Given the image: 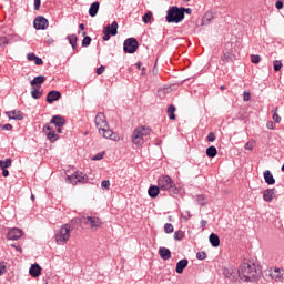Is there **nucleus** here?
<instances>
[{
    "label": "nucleus",
    "instance_id": "obj_1",
    "mask_svg": "<svg viewBox=\"0 0 284 284\" xmlns=\"http://www.w3.org/2000/svg\"><path fill=\"white\" fill-rule=\"evenodd\" d=\"M237 275L241 281H246L247 283H253V281H257L258 271L256 270V264L244 262L241 264L237 270Z\"/></svg>",
    "mask_w": 284,
    "mask_h": 284
},
{
    "label": "nucleus",
    "instance_id": "obj_2",
    "mask_svg": "<svg viewBox=\"0 0 284 284\" xmlns=\"http://www.w3.org/2000/svg\"><path fill=\"white\" fill-rule=\"evenodd\" d=\"M158 186L161 192H169L170 196H175L179 194V187H176V183L170 178V175H162L158 179Z\"/></svg>",
    "mask_w": 284,
    "mask_h": 284
},
{
    "label": "nucleus",
    "instance_id": "obj_3",
    "mask_svg": "<svg viewBox=\"0 0 284 284\" xmlns=\"http://www.w3.org/2000/svg\"><path fill=\"white\" fill-rule=\"evenodd\" d=\"M151 133L152 129H150L149 126H138L132 133L131 141L132 143H134V145H143V143H145V139H148Z\"/></svg>",
    "mask_w": 284,
    "mask_h": 284
},
{
    "label": "nucleus",
    "instance_id": "obj_4",
    "mask_svg": "<svg viewBox=\"0 0 284 284\" xmlns=\"http://www.w3.org/2000/svg\"><path fill=\"white\" fill-rule=\"evenodd\" d=\"M183 19H185V14L183 13V9L179 7H170L166 11L168 23H181Z\"/></svg>",
    "mask_w": 284,
    "mask_h": 284
},
{
    "label": "nucleus",
    "instance_id": "obj_5",
    "mask_svg": "<svg viewBox=\"0 0 284 284\" xmlns=\"http://www.w3.org/2000/svg\"><path fill=\"white\" fill-rule=\"evenodd\" d=\"M70 224H64L55 233V242L58 245H65L67 241H70Z\"/></svg>",
    "mask_w": 284,
    "mask_h": 284
},
{
    "label": "nucleus",
    "instance_id": "obj_6",
    "mask_svg": "<svg viewBox=\"0 0 284 284\" xmlns=\"http://www.w3.org/2000/svg\"><path fill=\"white\" fill-rule=\"evenodd\" d=\"M103 41H110V37H116L119 34V22L113 21L111 24H108L103 28Z\"/></svg>",
    "mask_w": 284,
    "mask_h": 284
},
{
    "label": "nucleus",
    "instance_id": "obj_7",
    "mask_svg": "<svg viewBox=\"0 0 284 284\" xmlns=\"http://www.w3.org/2000/svg\"><path fill=\"white\" fill-rule=\"evenodd\" d=\"M139 50V41L135 38L124 40L123 51L125 54H134Z\"/></svg>",
    "mask_w": 284,
    "mask_h": 284
},
{
    "label": "nucleus",
    "instance_id": "obj_8",
    "mask_svg": "<svg viewBox=\"0 0 284 284\" xmlns=\"http://www.w3.org/2000/svg\"><path fill=\"white\" fill-rule=\"evenodd\" d=\"M68 183L72 185H77L78 183H85L88 181V176L81 171H75L72 175H68Z\"/></svg>",
    "mask_w": 284,
    "mask_h": 284
},
{
    "label": "nucleus",
    "instance_id": "obj_9",
    "mask_svg": "<svg viewBox=\"0 0 284 284\" xmlns=\"http://www.w3.org/2000/svg\"><path fill=\"white\" fill-rule=\"evenodd\" d=\"M95 128L99 130V134H101V130L108 128V120L105 119V114L98 113L94 119Z\"/></svg>",
    "mask_w": 284,
    "mask_h": 284
},
{
    "label": "nucleus",
    "instance_id": "obj_10",
    "mask_svg": "<svg viewBox=\"0 0 284 284\" xmlns=\"http://www.w3.org/2000/svg\"><path fill=\"white\" fill-rule=\"evenodd\" d=\"M48 19H45V17L43 16H38L34 20H33V28H36V30H48Z\"/></svg>",
    "mask_w": 284,
    "mask_h": 284
},
{
    "label": "nucleus",
    "instance_id": "obj_11",
    "mask_svg": "<svg viewBox=\"0 0 284 284\" xmlns=\"http://www.w3.org/2000/svg\"><path fill=\"white\" fill-rule=\"evenodd\" d=\"M104 139H110V141H119V134L114 133L108 125L104 129H101V133Z\"/></svg>",
    "mask_w": 284,
    "mask_h": 284
},
{
    "label": "nucleus",
    "instance_id": "obj_12",
    "mask_svg": "<svg viewBox=\"0 0 284 284\" xmlns=\"http://www.w3.org/2000/svg\"><path fill=\"white\" fill-rule=\"evenodd\" d=\"M223 275L230 281H236V277L239 276V271L234 267H224Z\"/></svg>",
    "mask_w": 284,
    "mask_h": 284
},
{
    "label": "nucleus",
    "instance_id": "obj_13",
    "mask_svg": "<svg viewBox=\"0 0 284 284\" xmlns=\"http://www.w3.org/2000/svg\"><path fill=\"white\" fill-rule=\"evenodd\" d=\"M21 236H23V231H21V229H11L7 234L9 241H19Z\"/></svg>",
    "mask_w": 284,
    "mask_h": 284
},
{
    "label": "nucleus",
    "instance_id": "obj_14",
    "mask_svg": "<svg viewBox=\"0 0 284 284\" xmlns=\"http://www.w3.org/2000/svg\"><path fill=\"white\" fill-rule=\"evenodd\" d=\"M6 114L12 121H23V112L21 110L7 111Z\"/></svg>",
    "mask_w": 284,
    "mask_h": 284
},
{
    "label": "nucleus",
    "instance_id": "obj_15",
    "mask_svg": "<svg viewBox=\"0 0 284 284\" xmlns=\"http://www.w3.org/2000/svg\"><path fill=\"white\" fill-rule=\"evenodd\" d=\"M87 222L90 223L91 230H99L103 225V221L99 217L87 216Z\"/></svg>",
    "mask_w": 284,
    "mask_h": 284
},
{
    "label": "nucleus",
    "instance_id": "obj_16",
    "mask_svg": "<svg viewBox=\"0 0 284 284\" xmlns=\"http://www.w3.org/2000/svg\"><path fill=\"white\" fill-rule=\"evenodd\" d=\"M275 196H276V189H266L263 192V199L264 201H266V203H272Z\"/></svg>",
    "mask_w": 284,
    "mask_h": 284
},
{
    "label": "nucleus",
    "instance_id": "obj_17",
    "mask_svg": "<svg viewBox=\"0 0 284 284\" xmlns=\"http://www.w3.org/2000/svg\"><path fill=\"white\" fill-rule=\"evenodd\" d=\"M270 276L271 278H273V281H276L277 283L284 282V272L281 271V268H275L273 272H271Z\"/></svg>",
    "mask_w": 284,
    "mask_h": 284
},
{
    "label": "nucleus",
    "instance_id": "obj_18",
    "mask_svg": "<svg viewBox=\"0 0 284 284\" xmlns=\"http://www.w3.org/2000/svg\"><path fill=\"white\" fill-rule=\"evenodd\" d=\"M50 123L55 125V128H63V125H65V118H63L61 115H53L51 118Z\"/></svg>",
    "mask_w": 284,
    "mask_h": 284
},
{
    "label": "nucleus",
    "instance_id": "obj_19",
    "mask_svg": "<svg viewBox=\"0 0 284 284\" xmlns=\"http://www.w3.org/2000/svg\"><path fill=\"white\" fill-rule=\"evenodd\" d=\"M61 99V92L59 91H50L47 94V103H54V101H59Z\"/></svg>",
    "mask_w": 284,
    "mask_h": 284
},
{
    "label": "nucleus",
    "instance_id": "obj_20",
    "mask_svg": "<svg viewBox=\"0 0 284 284\" xmlns=\"http://www.w3.org/2000/svg\"><path fill=\"white\" fill-rule=\"evenodd\" d=\"M45 75H38V77H34L31 82H30V85L32 88H41V84L42 83H45Z\"/></svg>",
    "mask_w": 284,
    "mask_h": 284
},
{
    "label": "nucleus",
    "instance_id": "obj_21",
    "mask_svg": "<svg viewBox=\"0 0 284 284\" xmlns=\"http://www.w3.org/2000/svg\"><path fill=\"white\" fill-rule=\"evenodd\" d=\"M29 274L32 276V278H38V276H41V265L32 264L29 268Z\"/></svg>",
    "mask_w": 284,
    "mask_h": 284
},
{
    "label": "nucleus",
    "instance_id": "obj_22",
    "mask_svg": "<svg viewBox=\"0 0 284 284\" xmlns=\"http://www.w3.org/2000/svg\"><path fill=\"white\" fill-rule=\"evenodd\" d=\"M159 254L163 261H170L172 258V252H170V248L168 247H160Z\"/></svg>",
    "mask_w": 284,
    "mask_h": 284
},
{
    "label": "nucleus",
    "instance_id": "obj_23",
    "mask_svg": "<svg viewBox=\"0 0 284 284\" xmlns=\"http://www.w3.org/2000/svg\"><path fill=\"white\" fill-rule=\"evenodd\" d=\"M148 194L151 199H156L161 194V189L159 185H151L148 190Z\"/></svg>",
    "mask_w": 284,
    "mask_h": 284
},
{
    "label": "nucleus",
    "instance_id": "obj_24",
    "mask_svg": "<svg viewBox=\"0 0 284 284\" xmlns=\"http://www.w3.org/2000/svg\"><path fill=\"white\" fill-rule=\"evenodd\" d=\"M264 181L267 185H274V183H276V179H274V175L270 170L264 171Z\"/></svg>",
    "mask_w": 284,
    "mask_h": 284
},
{
    "label": "nucleus",
    "instance_id": "obj_25",
    "mask_svg": "<svg viewBox=\"0 0 284 284\" xmlns=\"http://www.w3.org/2000/svg\"><path fill=\"white\" fill-rule=\"evenodd\" d=\"M187 263L189 261L183 258V260H180L178 263H176V267H175V272L178 274H183V270H185V267H187Z\"/></svg>",
    "mask_w": 284,
    "mask_h": 284
},
{
    "label": "nucleus",
    "instance_id": "obj_26",
    "mask_svg": "<svg viewBox=\"0 0 284 284\" xmlns=\"http://www.w3.org/2000/svg\"><path fill=\"white\" fill-rule=\"evenodd\" d=\"M209 241H210L212 247H219V245H221V239L219 237V235L216 233H211L209 236Z\"/></svg>",
    "mask_w": 284,
    "mask_h": 284
},
{
    "label": "nucleus",
    "instance_id": "obj_27",
    "mask_svg": "<svg viewBox=\"0 0 284 284\" xmlns=\"http://www.w3.org/2000/svg\"><path fill=\"white\" fill-rule=\"evenodd\" d=\"M99 2H93L89 8V14L90 17H94L95 14H99Z\"/></svg>",
    "mask_w": 284,
    "mask_h": 284
},
{
    "label": "nucleus",
    "instance_id": "obj_28",
    "mask_svg": "<svg viewBox=\"0 0 284 284\" xmlns=\"http://www.w3.org/2000/svg\"><path fill=\"white\" fill-rule=\"evenodd\" d=\"M166 112L171 121H174L176 119V115L174 114V112H176V106H174V104L169 105Z\"/></svg>",
    "mask_w": 284,
    "mask_h": 284
},
{
    "label": "nucleus",
    "instance_id": "obj_29",
    "mask_svg": "<svg viewBox=\"0 0 284 284\" xmlns=\"http://www.w3.org/2000/svg\"><path fill=\"white\" fill-rule=\"evenodd\" d=\"M67 39H68L70 45L72 47V49L77 50V41H78L77 34H69V36H67Z\"/></svg>",
    "mask_w": 284,
    "mask_h": 284
},
{
    "label": "nucleus",
    "instance_id": "obj_30",
    "mask_svg": "<svg viewBox=\"0 0 284 284\" xmlns=\"http://www.w3.org/2000/svg\"><path fill=\"white\" fill-rule=\"evenodd\" d=\"M216 154H219L216 146H209L206 149V156H209V159H214V156H216Z\"/></svg>",
    "mask_w": 284,
    "mask_h": 284
},
{
    "label": "nucleus",
    "instance_id": "obj_31",
    "mask_svg": "<svg viewBox=\"0 0 284 284\" xmlns=\"http://www.w3.org/2000/svg\"><path fill=\"white\" fill-rule=\"evenodd\" d=\"M32 99H39L40 97H43V91H41V88L34 87L31 91Z\"/></svg>",
    "mask_w": 284,
    "mask_h": 284
},
{
    "label": "nucleus",
    "instance_id": "obj_32",
    "mask_svg": "<svg viewBox=\"0 0 284 284\" xmlns=\"http://www.w3.org/2000/svg\"><path fill=\"white\" fill-rule=\"evenodd\" d=\"M47 134V139L49 141H51V143H54V141H59V134H57V132L53 130V131H49Z\"/></svg>",
    "mask_w": 284,
    "mask_h": 284
},
{
    "label": "nucleus",
    "instance_id": "obj_33",
    "mask_svg": "<svg viewBox=\"0 0 284 284\" xmlns=\"http://www.w3.org/2000/svg\"><path fill=\"white\" fill-rule=\"evenodd\" d=\"M12 165V159L7 158L4 161L0 160V169L6 170Z\"/></svg>",
    "mask_w": 284,
    "mask_h": 284
},
{
    "label": "nucleus",
    "instance_id": "obj_34",
    "mask_svg": "<svg viewBox=\"0 0 284 284\" xmlns=\"http://www.w3.org/2000/svg\"><path fill=\"white\" fill-rule=\"evenodd\" d=\"M195 199L199 205H202V206L207 205V197L205 195L200 194V195H196Z\"/></svg>",
    "mask_w": 284,
    "mask_h": 284
},
{
    "label": "nucleus",
    "instance_id": "obj_35",
    "mask_svg": "<svg viewBox=\"0 0 284 284\" xmlns=\"http://www.w3.org/2000/svg\"><path fill=\"white\" fill-rule=\"evenodd\" d=\"M83 40H82V48H88L90 43H92V38L90 36H85V32L82 33Z\"/></svg>",
    "mask_w": 284,
    "mask_h": 284
},
{
    "label": "nucleus",
    "instance_id": "obj_36",
    "mask_svg": "<svg viewBox=\"0 0 284 284\" xmlns=\"http://www.w3.org/2000/svg\"><path fill=\"white\" fill-rule=\"evenodd\" d=\"M184 236H185V233L179 230L174 232L173 239L174 241H183Z\"/></svg>",
    "mask_w": 284,
    "mask_h": 284
},
{
    "label": "nucleus",
    "instance_id": "obj_37",
    "mask_svg": "<svg viewBox=\"0 0 284 284\" xmlns=\"http://www.w3.org/2000/svg\"><path fill=\"white\" fill-rule=\"evenodd\" d=\"M278 108H275L272 110V113H273V121L275 123H281V115H278Z\"/></svg>",
    "mask_w": 284,
    "mask_h": 284
},
{
    "label": "nucleus",
    "instance_id": "obj_38",
    "mask_svg": "<svg viewBox=\"0 0 284 284\" xmlns=\"http://www.w3.org/2000/svg\"><path fill=\"white\" fill-rule=\"evenodd\" d=\"M164 232L165 234H172L174 232V225L172 223L164 224Z\"/></svg>",
    "mask_w": 284,
    "mask_h": 284
},
{
    "label": "nucleus",
    "instance_id": "obj_39",
    "mask_svg": "<svg viewBox=\"0 0 284 284\" xmlns=\"http://www.w3.org/2000/svg\"><path fill=\"white\" fill-rule=\"evenodd\" d=\"M207 258V253L204 251H200L196 253V260L197 261H205Z\"/></svg>",
    "mask_w": 284,
    "mask_h": 284
},
{
    "label": "nucleus",
    "instance_id": "obj_40",
    "mask_svg": "<svg viewBox=\"0 0 284 284\" xmlns=\"http://www.w3.org/2000/svg\"><path fill=\"white\" fill-rule=\"evenodd\" d=\"M143 23H150L152 21V12L149 11L142 17Z\"/></svg>",
    "mask_w": 284,
    "mask_h": 284
},
{
    "label": "nucleus",
    "instance_id": "obj_41",
    "mask_svg": "<svg viewBox=\"0 0 284 284\" xmlns=\"http://www.w3.org/2000/svg\"><path fill=\"white\" fill-rule=\"evenodd\" d=\"M273 65H274V72H278L283 68V62L275 60L273 62Z\"/></svg>",
    "mask_w": 284,
    "mask_h": 284
},
{
    "label": "nucleus",
    "instance_id": "obj_42",
    "mask_svg": "<svg viewBox=\"0 0 284 284\" xmlns=\"http://www.w3.org/2000/svg\"><path fill=\"white\" fill-rule=\"evenodd\" d=\"M104 155H105L104 152L97 153V154L91 159V161H101V159H103Z\"/></svg>",
    "mask_w": 284,
    "mask_h": 284
},
{
    "label": "nucleus",
    "instance_id": "obj_43",
    "mask_svg": "<svg viewBox=\"0 0 284 284\" xmlns=\"http://www.w3.org/2000/svg\"><path fill=\"white\" fill-rule=\"evenodd\" d=\"M101 189L102 190H110V182H109V180H103L102 181Z\"/></svg>",
    "mask_w": 284,
    "mask_h": 284
},
{
    "label": "nucleus",
    "instance_id": "obj_44",
    "mask_svg": "<svg viewBox=\"0 0 284 284\" xmlns=\"http://www.w3.org/2000/svg\"><path fill=\"white\" fill-rule=\"evenodd\" d=\"M9 40L7 37H1L0 38V48H4V45H8Z\"/></svg>",
    "mask_w": 284,
    "mask_h": 284
},
{
    "label": "nucleus",
    "instance_id": "obj_45",
    "mask_svg": "<svg viewBox=\"0 0 284 284\" xmlns=\"http://www.w3.org/2000/svg\"><path fill=\"white\" fill-rule=\"evenodd\" d=\"M244 150H248V151L254 150V142L252 141L246 142L244 145Z\"/></svg>",
    "mask_w": 284,
    "mask_h": 284
},
{
    "label": "nucleus",
    "instance_id": "obj_46",
    "mask_svg": "<svg viewBox=\"0 0 284 284\" xmlns=\"http://www.w3.org/2000/svg\"><path fill=\"white\" fill-rule=\"evenodd\" d=\"M207 141H209L210 143H214V141H216V135L214 134V132H210V133L207 134Z\"/></svg>",
    "mask_w": 284,
    "mask_h": 284
},
{
    "label": "nucleus",
    "instance_id": "obj_47",
    "mask_svg": "<svg viewBox=\"0 0 284 284\" xmlns=\"http://www.w3.org/2000/svg\"><path fill=\"white\" fill-rule=\"evenodd\" d=\"M252 63H261V55H251Z\"/></svg>",
    "mask_w": 284,
    "mask_h": 284
},
{
    "label": "nucleus",
    "instance_id": "obj_48",
    "mask_svg": "<svg viewBox=\"0 0 284 284\" xmlns=\"http://www.w3.org/2000/svg\"><path fill=\"white\" fill-rule=\"evenodd\" d=\"M42 130H43L44 134H48V132L54 131V129H52V126H50V124H44Z\"/></svg>",
    "mask_w": 284,
    "mask_h": 284
},
{
    "label": "nucleus",
    "instance_id": "obj_49",
    "mask_svg": "<svg viewBox=\"0 0 284 284\" xmlns=\"http://www.w3.org/2000/svg\"><path fill=\"white\" fill-rule=\"evenodd\" d=\"M6 274V263L0 262V276H3Z\"/></svg>",
    "mask_w": 284,
    "mask_h": 284
},
{
    "label": "nucleus",
    "instance_id": "obj_50",
    "mask_svg": "<svg viewBox=\"0 0 284 284\" xmlns=\"http://www.w3.org/2000/svg\"><path fill=\"white\" fill-rule=\"evenodd\" d=\"M221 59L223 63H230V53H224Z\"/></svg>",
    "mask_w": 284,
    "mask_h": 284
},
{
    "label": "nucleus",
    "instance_id": "obj_51",
    "mask_svg": "<svg viewBox=\"0 0 284 284\" xmlns=\"http://www.w3.org/2000/svg\"><path fill=\"white\" fill-rule=\"evenodd\" d=\"M1 130H7L8 132H10V130H12V124H0Z\"/></svg>",
    "mask_w": 284,
    "mask_h": 284
},
{
    "label": "nucleus",
    "instance_id": "obj_52",
    "mask_svg": "<svg viewBox=\"0 0 284 284\" xmlns=\"http://www.w3.org/2000/svg\"><path fill=\"white\" fill-rule=\"evenodd\" d=\"M266 128L267 130H276V125L272 121L266 122Z\"/></svg>",
    "mask_w": 284,
    "mask_h": 284
},
{
    "label": "nucleus",
    "instance_id": "obj_53",
    "mask_svg": "<svg viewBox=\"0 0 284 284\" xmlns=\"http://www.w3.org/2000/svg\"><path fill=\"white\" fill-rule=\"evenodd\" d=\"M33 61H34L36 65H43V59H41V58H39L37 55H36V60H33Z\"/></svg>",
    "mask_w": 284,
    "mask_h": 284
},
{
    "label": "nucleus",
    "instance_id": "obj_54",
    "mask_svg": "<svg viewBox=\"0 0 284 284\" xmlns=\"http://www.w3.org/2000/svg\"><path fill=\"white\" fill-rule=\"evenodd\" d=\"M250 99H251L250 92L244 91V92H243V101H250Z\"/></svg>",
    "mask_w": 284,
    "mask_h": 284
},
{
    "label": "nucleus",
    "instance_id": "obj_55",
    "mask_svg": "<svg viewBox=\"0 0 284 284\" xmlns=\"http://www.w3.org/2000/svg\"><path fill=\"white\" fill-rule=\"evenodd\" d=\"M27 59H28V61H34V60L37 59V54H34V53H28V54H27Z\"/></svg>",
    "mask_w": 284,
    "mask_h": 284
},
{
    "label": "nucleus",
    "instance_id": "obj_56",
    "mask_svg": "<svg viewBox=\"0 0 284 284\" xmlns=\"http://www.w3.org/2000/svg\"><path fill=\"white\" fill-rule=\"evenodd\" d=\"M105 72V67L104 65H101L100 68L97 69V74L98 75H101Z\"/></svg>",
    "mask_w": 284,
    "mask_h": 284
},
{
    "label": "nucleus",
    "instance_id": "obj_57",
    "mask_svg": "<svg viewBox=\"0 0 284 284\" xmlns=\"http://www.w3.org/2000/svg\"><path fill=\"white\" fill-rule=\"evenodd\" d=\"M33 8H34V10H40V8H41V0H34Z\"/></svg>",
    "mask_w": 284,
    "mask_h": 284
},
{
    "label": "nucleus",
    "instance_id": "obj_58",
    "mask_svg": "<svg viewBox=\"0 0 284 284\" xmlns=\"http://www.w3.org/2000/svg\"><path fill=\"white\" fill-rule=\"evenodd\" d=\"M275 7H276L277 10H283V1L277 0L276 3H275Z\"/></svg>",
    "mask_w": 284,
    "mask_h": 284
},
{
    "label": "nucleus",
    "instance_id": "obj_59",
    "mask_svg": "<svg viewBox=\"0 0 284 284\" xmlns=\"http://www.w3.org/2000/svg\"><path fill=\"white\" fill-rule=\"evenodd\" d=\"M181 10H183V14H192V9L191 8H181Z\"/></svg>",
    "mask_w": 284,
    "mask_h": 284
},
{
    "label": "nucleus",
    "instance_id": "obj_60",
    "mask_svg": "<svg viewBox=\"0 0 284 284\" xmlns=\"http://www.w3.org/2000/svg\"><path fill=\"white\" fill-rule=\"evenodd\" d=\"M2 176H10V171H8V169H2Z\"/></svg>",
    "mask_w": 284,
    "mask_h": 284
},
{
    "label": "nucleus",
    "instance_id": "obj_61",
    "mask_svg": "<svg viewBox=\"0 0 284 284\" xmlns=\"http://www.w3.org/2000/svg\"><path fill=\"white\" fill-rule=\"evenodd\" d=\"M200 225L202 230H205V225H207V222L205 220H201Z\"/></svg>",
    "mask_w": 284,
    "mask_h": 284
},
{
    "label": "nucleus",
    "instance_id": "obj_62",
    "mask_svg": "<svg viewBox=\"0 0 284 284\" xmlns=\"http://www.w3.org/2000/svg\"><path fill=\"white\" fill-rule=\"evenodd\" d=\"M185 214H187V216H184V219H185L186 221L190 220V219H192V214H190L189 211H186Z\"/></svg>",
    "mask_w": 284,
    "mask_h": 284
},
{
    "label": "nucleus",
    "instance_id": "obj_63",
    "mask_svg": "<svg viewBox=\"0 0 284 284\" xmlns=\"http://www.w3.org/2000/svg\"><path fill=\"white\" fill-rule=\"evenodd\" d=\"M57 128H58V129H57V133H58V134H61V133L63 132V129H62L63 126H57Z\"/></svg>",
    "mask_w": 284,
    "mask_h": 284
},
{
    "label": "nucleus",
    "instance_id": "obj_64",
    "mask_svg": "<svg viewBox=\"0 0 284 284\" xmlns=\"http://www.w3.org/2000/svg\"><path fill=\"white\" fill-rule=\"evenodd\" d=\"M135 65H136V69H138V70H141V67L143 65V63L138 62V63H135Z\"/></svg>",
    "mask_w": 284,
    "mask_h": 284
}]
</instances>
